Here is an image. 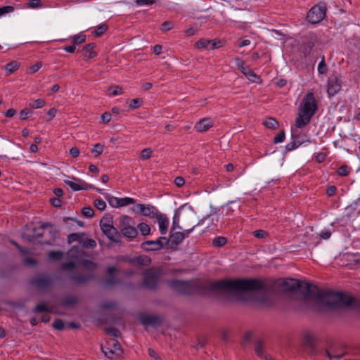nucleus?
Returning a JSON list of instances; mask_svg holds the SVG:
<instances>
[{"label":"nucleus","mask_w":360,"mask_h":360,"mask_svg":"<svg viewBox=\"0 0 360 360\" xmlns=\"http://www.w3.org/2000/svg\"><path fill=\"white\" fill-rule=\"evenodd\" d=\"M168 285L181 295L205 294L210 292H229L240 294L249 292H259L265 289V284L257 278L224 279L218 281H168Z\"/></svg>","instance_id":"f257e3e1"},{"label":"nucleus","mask_w":360,"mask_h":360,"mask_svg":"<svg viewBox=\"0 0 360 360\" xmlns=\"http://www.w3.org/2000/svg\"><path fill=\"white\" fill-rule=\"evenodd\" d=\"M300 287L302 295L307 300H313L318 304L328 308L336 309L349 306L353 298L342 292L333 291H322L316 285L309 283L299 281Z\"/></svg>","instance_id":"f03ea898"},{"label":"nucleus","mask_w":360,"mask_h":360,"mask_svg":"<svg viewBox=\"0 0 360 360\" xmlns=\"http://www.w3.org/2000/svg\"><path fill=\"white\" fill-rule=\"evenodd\" d=\"M48 229L49 238L42 242L43 244L50 245L56 239L58 231L53 228L51 223H41L39 227H34L32 229L33 234L27 233H22L21 236L23 239L29 242H32L35 238H42L45 233V230Z\"/></svg>","instance_id":"7ed1b4c3"},{"label":"nucleus","mask_w":360,"mask_h":360,"mask_svg":"<svg viewBox=\"0 0 360 360\" xmlns=\"http://www.w3.org/2000/svg\"><path fill=\"white\" fill-rule=\"evenodd\" d=\"M100 227L106 237L113 243L121 242V233L118 229L113 226L112 218L104 217L100 220Z\"/></svg>","instance_id":"20e7f679"},{"label":"nucleus","mask_w":360,"mask_h":360,"mask_svg":"<svg viewBox=\"0 0 360 360\" xmlns=\"http://www.w3.org/2000/svg\"><path fill=\"white\" fill-rule=\"evenodd\" d=\"M54 279L53 276L48 274H38L30 281V285L44 292L51 291Z\"/></svg>","instance_id":"39448f33"},{"label":"nucleus","mask_w":360,"mask_h":360,"mask_svg":"<svg viewBox=\"0 0 360 360\" xmlns=\"http://www.w3.org/2000/svg\"><path fill=\"white\" fill-rule=\"evenodd\" d=\"M327 4L324 1H319L310 8L307 15V20L311 24L321 22L326 17Z\"/></svg>","instance_id":"423d86ee"},{"label":"nucleus","mask_w":360,"mask_h":360,"mask_svg":"<svg viewBox=\"0 0 360 360\" xmlns=\"http://www.w3.org/2000/svg\"><path fill=\"white\" fill-rule=\"evenodd\" d=\"M162 276L160 269H148L143 274V285L149 289H155Z\"/></svg>","instance_id":"0eeeda50"},{"label":"nucleus","mask_w":360,"mask_h":360,"mask_svg":"<svg viewBox=\"0 0 360 360\" xmlns=\"http://www.w3.org/2000/svg\"><path fill=\"white\" fill-rule=\"evenodd\" d=\"M317 108V103L314 94L311 92L307 93L303 98L300 110L302 111L304 114L313 117L316 113Z\"/></svg>","instance_id":"6e6552de"},{"label":"nucleus","mask_w":360,"mask_h":360,"mask_svg":"<svg viewBox=\"0 0 360 360\" xmlns=\"http://www.w3.org/2000/svg\"><path fill=\"white\" fill-rule=\"evenodd\" d=\"M300 286L298 280L287 278L275 281L273 283L272 288L284 292H293L297 290Z\"/></svg>","instance_id":"1a4fd4ad"},{"label":"nucleus","mask_w":360,"mask_h":360,"mask_svg":"<svg viewBox=\"0 0 360 360\" xmlns=\"http://www.w3.org/2000/svg\"><path fill=\"white\" fill-rule=\"evenodd\" d=\"M134 212L140 215L153 219L159 214L158 210L154 206L145 204H136L132 207Z\"/></svg>","instance_id":"9d476101"},{"label":"nucleus","mask_w":360,"mask_h":360,"mask_svg":"<svg viewBox=\"0 0 360 360\" xmlns=\"http://www.w3.org/2000/svg\"><path fill=\"white\" fill-rule=\"evenodd\" d=\"M72 179L75 181H70V180H65L64 182L66 185L70 186L74 191H78L82 190H89V189H96V188L92 186L91 184H89L84 181L76 178L72 177ZM96 190L101 193V190L99 188H96Z\"/></svg>","instance_id":"9b49d317"},{"label":"nucleus","mask_w":360,"mask_h":360,"mask_svg":"<svg viewBox=\"0 0 360 360\" xmlns=\"http://www.w3.org/2000/svg\"><path fill=\"white\" fill-rule=\"evenodd\" d=\"M316 339L314 334L310 331H306L303 334V347L309 354H316Z\"/></svg>","instance_id":"f8f14e48"},{"label":"nucleus","mask_w":360,"mask_h":360,"mask_svg":"<svg viewBox=\"0 0 360 360\" xmlns=\"http://www.w3.org/2000/svg\"><path fill=\"white\" fill-rule=\"evenodd\" d=\"M139 318L142 325L150 326L153 327L160 326L162 321V319L160 316L155 315H146L144 314H139Z\"/></svg>","instance_id":"ddd939ff"},{"label":"nucleus","mask_w":360,"mask_h":360,"mask_svg":"<svg viewBox=\"0 0 360 360\" xmlns=\"http://www.w3.org/2000/svg\"><path fill=\"white\" fill-rule=\"evenodd\" d=\"M236 65L241 72L251 82H256L259 77L248 66L245 65V62L240 59L236 58Z\"/></svg>","instance_id":"4468645a"},{"label":"nucleus","mask_w":360,"mask_h":360,"mask_svg":"<svg viewBox=\"0 0 360 360\" xmlns=\"http://www.w3.org/2000/svg\"><path fill=\"white\" fill-rule=\"evenodd\" d=\"M214 125V122L209 117L203 118L199 120L194 126V129L198 132H205L208 131Z\"/></svg>","instance_id":"2eb2a0df"},{"label":"nucleus","mask_w":360,"mask_h":360,"mask_svg":"<svg viewBox=\"0 0 360 360\" xmlns=\"http://www.w3.org/2000/svg\"><path fill=\"white\" fill-rule=\"evenodd\" d=\"M95 278V274L92 273H87L86 274H82L79 273L74 274L70 276V278L72 281L77 284H84L87 283L89 281L92 280Z\"/></svg>","instance_id":"dca6fc26"},{"label":"nucleus","mask_w":360,"mask_h":360,"mask_svg":"<svg viewBox=\"0 0 360 360\" xmlns=\"http://www.w3.org/2000/svg\"><path fill=\"white\" fill-rule=\"evenodd\" d=\"M158 226H159V230L162 235H165L167 233L169 226V219L167 217V216L164 214L159 213L156 216Z\"/></svg>","instance_id":"f3484780"},{"label":"nucleus","mask_w":360,"mask_h":360,"mask_svg":"<svg viewBox=\"0 0 360 360\" xmlns=\"http://www.w3.org/2000/svg\"><path fill=\"white\" fill-rule=\"evenodd\" d=\"M341 89V85L338 82L336 77H330L328 79V94L329 96H333L336 94Z\"/></svg>","instance_id":"a211bd4d"},{"label":"nucleus","mask_w":360,"mask_h":360,"mask_svg":"<svg viewBox=\"0 0 360 360\" xmlns=\"http://www.w3.org/2000/svg\"><path fill=\"white\" fill-rule=\"evenodd\" d=\"M134 224V223L132 218L127 215H122L116 221V225L117 226V229H119L120 231L122 230V229L127 228Z\"/></svg>","instance_id":"6ab92c4d"},{"label":"nucleus","mask_w":360,"mask_h":360,"mask_svg":"<svg viewBox=\"0 0 360 360\" xmlns=\"http://www.w3.org/2000/svg\"><path fill=\"white\" fill-rule=\"evenodd\" d=\"M311 116L303 113L302 111L300 110L298 117L295 120V126L297 128H302L306 126L311 120Z\"/></svg>","instance_id":"aec40b11"},{"label":"nucleus","mask_w":360,"mask_h":360,"mask_svg":"<svg viewBox=\"0 0 360 360\" xmlns=\"http://www.w3.org/2000/svg\"><path fill=\"white\" fill-rule=\"evenodd\" d=\"M102 352L106 357L111 359H116L123 354V351H117L106 345L102 347Z\"/></svg>","instance_id":"412c9836"},{"label":"nucleus","mask_w":360,"mask_h":360,"mask_svg":"<svg viewBox=\"0 0 360 360\" xmlns=\"http://www.w3.org/2000/svg\"><path fill=\"white\" fill-rule=\"evenodd\" d=\"M95 46L94 43H89L83 47L82 52L85 59H91L96 56V53L94 51Z\"/></svg>","instance_id":"4be33fe9"},{"label":"nucleus","mask_w":360,"mask_h":360,"mask_svg":"<svg viewBox=\"0 0 360 360\" xmlns=\"http://www.w3.org/2000/svg\"><path fill=\"white\" fill-rule=\"evenodd\" d=\"M120 233L125 237L129 239H133L136 237L138 235L137 229L133 226V224L128 226L127 228H124L120 231Z\"/></svg>","instance_id":"5701e85b"},{"label":"nucleus","mask_w":360,"mask_h":360,"mask_svg":"<svg viewBox=\"0 0 360 360\" xmlns=\"http://www.w3.org/2000/svg\"><path fill=\"white\" fill-rule=\"evenodd\" d=\"M185 238V234L183 232L178 231L171 233L170 240L172 244L179 245Z\"/></svg>","instance_id":"b1692460"},{"label":"nucleus","mask_w":360,"mask_h":360,"mask_svg":"<svg viewBox=\"0 0 360 360\" xmlns=\"http://www.w3.org/2000/svg\"><path fill=\"white\" fill-rule=\"evenodd\" d=\"M81 265L88 271V273H92L94 274V271L97 267V264L89 259H83L81 262Z\"/></svg>","instance_id":"393cba45"},{"label":"nucleus","mask_w":360,"mask_h":360,"mask_svg":"<svg viewBox=\"0 0 360 360\" xmlns=\"http://www.w3.org/2000/svg\"><path fill=\"white\" fill-rule=\"evenodd\" d=\"M158 243L159 242H156L155 240H147L142 243L141 246L142 248L147 251H155L159 250V249H156L159 245Z\"/></svg>","instance_id":"a878e982"},{"label":"nucleus","mask_w":360,"mask_h":360,"mask_svg":"<svg viewBox=\"0 0 360 360\" xmlns=\"http://www.w3.org/2000/svg\"><path fill=\"white\" fill-rule=\"evenodd\" d=\"M80 244L86 248H95L96 247V242L94 239L86 238L85 233H83Z\"/></svg>","instance_id":"bb28decb"},{"label":"nucleus","mask_w":360,"mask_h":360,"mask_svg":"<svg viewBox=\"0 0 360 360\" xmlns=\"http://www.w3.org/2000/svg\"><path fill=\"white\" fill-rule=\"evenodd\" d=\"M20 63L16 60H13L5 65V70L7 72L6 75H10L18 70Z\"/></svg>","instance_id":"cd10ccee"},{"label":"nucleus","mask_w":360,"mask_h":360,"mask_svg":"<svg viewBox=\"0 0 360 360\" xmlns=\"http://www.w3.org/2000/svg\"><path fill=\"white\" fill-rule=\"evenodd\" d=\"M105 198L108 200L110 205L112 207H120V198L110 195L108 193L104 194Z\"/></svg>","instance_id":"c85d7f7f"},{"label":"nucleus","mask_w":360,"mask_h":360,"mask_svg":"<svg viewBox=\"0 0 360 360\" xmlns=\"http://www.w3.org/2000/svg\"><path fill=\"white\" fill-rule=\"evenodd\" d=\"M264 125L269 129H276L279 124L277 120L273 117H269L263 122Z\"/></svg>","instance_id":"c756f323"},{"label":"nucleus","mask_w":360,"mask_h":360,"mask_svg":"<svg viewBox=\"0 0 360 360\" xmlns=\"http://www.w3.org/2000/svg\"><path fill=\"white\" fill-rule=\"evenodd\" d=\"M84 233H70L68 236V243H72L73 242H78L80 244V242L82 239V236Z\"/></svg>","instance_id":"7c9ffc66"},{"label":"nucleus","mask_w":360,"mask_h":360,"mask_svg":"<svg viewBox=\"0 0 360 360\" xmlns=\"http://www.w3.org/2000/svg\"><path fill=\"white\" fill-rule=\"evenodd\" d=\"M210 42L211 41H210V39H200L196 41V43L195 44V48H197L198 49H210Z\"/></svg>","instance_id":"2f4dec72"},{"label":"nucleus","mask_w":360,"mask_h":360,"mask_svg":"<svg viewBox=\"0 0 360 360\" xmlns=\"http://www.w3.org/2000/svg\"><path fill=\"white\" fill-rule=\"evenodd\" d=\"M77 302L76 297L73 296H68L61 301V304L63 307H70L75 305Z\"/></svg>","instance_id":"473e14b6"},{"label":"nucleus","mask_w":360,"mask_h":360,"mask_svg":"<svg viewBox=\"0 0 360 360\" xmlns=\"http://www.w3.org/2000/svg\"><path fill=\"white\" fill-rule=\"evenodd\" d=\"M351 169V167H349L347 165H343L337 169L336 172L337 174L340 176H347L350 173Z\"/></svg>","instance_id":"72a5a7b5"},{"label":"nucleus","mask_w":360,"mask_h":360,"mask_svg":"<svg viewBox=\"0 0 360 360\" xmlns=\"http://www.w3.org/2000/svg\"><path fill=\"white\" fill-rule=\"evenodd\" d=\"M63 256V252L60 250L51 251L48 254V257L51 260L60 261Z\"/></svg>","instance_id":"f704fd0d"},{"label":"nucleus","mask_w":360,"mask_h":360,"mask_svg":"<svg viewBox=\"0 0 360 360\" xmlns=\"http://www.w3.org/2000/svg\"><path fill=\"white\" fill-rule=\"evenodd\" d=\"M227 243V239L223 236H218L213 239L212 244L214 247L220 248L225 245Z\"/></svg>","instance_id":"c9c22d12"},{"label":"nucleus","mask_w":360,"mask_h":360,"mask_svg":"<svg viewBox=\"0 0 360 360\" xmlns=\"http://www.w3.org/2000/svg\"><path fill=\"white\" fill-rule=\"evenodd\" d=\"M106 346L110 347L111 348L114 349L117 351H123L121 347L120 343L115 339L112 338L110 340L107 341Z\"/></svg>","instance_id":"e433bc0d"},{"label":"nucleus","mask_w":360,"mask_h":360,"mask_svg":"<svg viewBox=\"0 0 360 360\" xmlns=\"http://www.w3.org/2000/svg\"><path fill=\"white\" fill-rule=\"evenodd\" d=\"M304 141H301L300 140H297V141H292L290 143H288L286 146H285V150L287 151H292L294 149L297 148V147H299L300 146H301L302 143H304Z\"/></svg>","instance_id":"4c0bfd02"},{"label":"nucleus","mask_w":360,"mask_h":360,"mask_svg":"<svg viewBox=\"0 0 360 360\" xmlns=\"http://www.w3.org/2000/svg\"><path fill=\"white\" fill-rule=\"evenodd\" d=\"M34 313H42V312H51L49 308L46 305L45 303L41 302L38 304L34 309Z\"/></svg>","instance_id":"58836bf2"},{"label":"nucleus","mask_w":360,"mask_h":360,"mask_svg":"<svg viewBox=\"0 0 360 360\" xmlns=\"http://www.w3.org/2000/svg\"><path fill=\"white\" fill-rule=\"evenodd\" d=\"M45 105L43 99H37L29 103V106L32 109H38L42 108Z\"/></svg>","instance_id":"ea45409f"},{"label":"nucleus","mask_w":360,"mask_h":360,"mask_svg":"<svg viewBox=\"0 0 360 360\" xmlns=\"http://www.w3.org/2000/svg\"><path fill=\"white\" fill-rule=\"evenodd\" d=\"M138 229L140 230L141 234L143 236L149 235L150 233V228L147 224L139 223L138 224Z\"/></svg>","instance_id":"a19ab883"},{"label":"nucleus","mask_w":360,"mask_h":360,"mask_svg":"<svg viewBox=\"0 0 360 360\" xmlns=\"http://www.w3.org/2000/svg\"><path fill=\"white\" fill-rule=\"evenodd\" d=\"M86 37L85 34H79L73 37L72 42L76 46L84 43L86 41Z\"/></svg>","instance_id":"79ce46f5"},{"label":"nucleus","mask_w":360,"mask_h":360,"mask_svg":"<svg viewBox=\"0 0 360 360\" xmlns=\"http://www.w3.org/2000/svg\"><path fill=\"white\" fill-rule=\"evenodd\" d=\"M153 153V150L150 148H144L141 150L140 154V158L143 160L149 159Z\"/></svg>","instance_id":"37998d69"},{"label":"nucleus","mask_w":360,"mask_h":360,"mask_svg":"<svg viewBox=\"0 0 360 360\" xmlns=\"http://www.w3.org/2000/svg\"><path fill=\"white\" fill-rule=\"evenodd\" d=\"M136 262L142 266H148L150 264V258L147 256H139L136 258Z\"/></svg>","instance_id":"c03bdc74"},{"label":"nucleus","mask_w":360,"mask_h":360,"mask_svg":"<svg viewBox=\"0 0 360 360\" xmlns=\"http://www.w3.org/2000/svg\"><path fill=\"white\" fill-rule=\"evenodd\" d=\"M105 330L107 334L110 335L115 338H117L121 335L120 330L116 328H105Z\"/></svg>","instance_id":"a18cd8bd"},{"label":"nucleus","mask_w":360,"mask_h":360,"mask_svg":"<svg viewBox=\"0 0 360 360\" xmlns=\"http://www.w3.org/2000/svg\"><path fill=\"white\" fill-rule=\"evenodd\" d=\"M174 25L172 21H165L161 24L160 30L163 32L169 31L174 27Z\"/></svg>","instance_id":"49530a36"},{"label":"nucleus","mask_w":360,"mask_h":360,"mask_svg":"<svg viewBox=\"0 0 360 360\" xmlns=\"http://www.w3.org/2000/svg\"><path fill=\"white\" fill-rule=\"evenodd\" d=\"M42 6L41 0H29L27 7L30 8H38Z\"/></svg>","instance_id":"de8ad7c7"},{"label":"nucleus","mask_w":360,"mask_h":360,"mask_svg":"<svg viewBox=\"0 0 360 360\" xmlns=\"http://www.w3.org/2000/svg\"><path fill=\"white\" fill-rule=\"evenodd\" d=\"M135 202V200L131 198L126 197L123 198H120V207L126 206L130 204H134Z\"/></svg>","instance_id":"09e8293b"},{"label":"nucleus","mask_w":360,"mask_h":360,"mask_svg":"<svg viewBox=\"0 0 360 360\" xmlns=\"http://www.w3.org/2000/svg\"><path fill=\"white\" fill-rule=\"evenodd\" d=\"M82 213L88 218H91L94 215V211L91 207H84L82 208Z\"/></svg>","instance_id":"8fccbe9b"},{"label":"nucleus","mask_w":360,"mask_h":360,"mask_svg":"<svg viewBox=\"0 0 360 360\" xmlns=\"http://www.w3.org/2000/svg\"><path fill=\"white\" fill-rule=\"evenodd\" d=\"M107 30L108 26L105 24H103L96 27L94 34L96 37H101Z\"/></svg>","instance_id":"3c124183"},{"label":"nucleus","mask_w":360,"mask_h":360,"mask_svg":"<svg viewBox=\"0 0 360 360\" xmlns=\"http://www.w3.org/2000/svg\"><path fill=\"white\" fill-rule=\"evenodd\" d=\"M252 235L257 238H264L268 236V233L264 230L259 229L253 231Z\"/></svg>","instance_id":"603ef678"},{"label":"nucleus","mask_w":360,"mask_h":360,"mask_svg":"<svg viewBox=\"0 0 360 360\" xmlns=\"http://www.w3.org/2000/svg\"><path fill=\"white\" fill-rule=\"evenodd\" d=\"M94 206L99 210H104L106 207V204L102 199H96L94 200Z\"/></svg>","instance_id":"864d4df0"},{"label":"nucleus","mask_w":360,"mask_h":360,"mask_svg":"<svg viewBox=\"0 0 360 360\" xmlns=\"http://www.w3.org/2000/svg\"><path fill=\"white\" fill-rule=\"evenodd\" d=\"M142 103H143V101L141 99L134 98L131 101L129 107L132 109H136V108H139L141 105Z\"/></svg>","instance_id":"5fc2aeb1"},{"label":"nucleus","mask_w":360,"mask_h":360,"mask_svg":"<svg viewBox=\"0 0 360 360\" xmlns=\"http://www.w3.org/2000/svg\"><path fill=\"white\" fill-rule=\"evenodd\" d=\"M103 151V146L101 143H96L91 150L92 153H96V156L100 155Z\"/></svg>","instance_id":"6e6d98bb"},{"label":"nucleus","mask_w":360,"mask_h":360,"mask_svg":"<svg viewBox=\"0 0 360 360\" xmlns=\"http://www.w3.org/2000/svg\"><path fill=\"white\" fill-rule=\"evenodd\" d=\"M318 71L319 74H325L327 72V65L325 63L324 58L321 60V61L319 63L318 65Z\"/></svg>","instance_id":"4d7b16f0"},{"label":"nucleus","mask_w":360,"mask_h":360,"mask_svg":"<svg viewBox=\"0 0 360 360\" xmlns=\"http://www.w3.org/2000/svg\"><path fill=\"white\" fill-rule=\"evenodd\" d=\"M135 3L137 6H151L156 3V0H136Z\"/></svg>","instance_id":"13d9d810"},{"label":"nucleus","mask_w":360,"mask_h":360,"mask_svg":"<svg viewBox=\"0 0 360 360\" xmlns=\"http://www.w3.org/2000/svg\"><path fill=\"white\" fill-rule=\"evenodd\" d=\"M53 327L55 329H57V330H62L64 329L65 325H64L63 321L61 319H56L53 321Z\"/></svg>","instance_id":"bf43d9fd"},{"label":"nucleus","mask_w":360,"mask_h":360,"mask_svg":"<svg viewBox=\"0 0 360 360\" xmlns=\"http://www.w3.org/2000/svg\"><path fill=\"white\" fill-rule=\"evenodd\" d=\"M255 353L258 356H262L264 351H263V346L261 341L258 340L256 342L255 344Z\"/></svg>","instance_id":"052dcab7"},{"label":"nucleus","mask_w":360,"mask_h":360,"mask_svg":"<svg viewBox=\"0 0 360 360\" xmlns=\"http://www.w3.org/2000/svg\"><path fill=\"white\" fill-rule=\"evenodd\" d=\"M76 265L73 262H64L61 264V269L63 270H72L75 268Z\"/></svg>","instance_id":"680f3d73"},{"label":"nucleus","mask_w":360,"mask_h":360,"mask_svg":"<svg viewBox=\"0 0 360 360\" xmlns=\"http://www.w3.org/2000/svg\"><path fill=\"white\" fill-rule=\"evenodd\" d=\"M285 131L282 130L278 134H277L274 139V143H281L285 140Z\"/></svg>","instance_id":"e2e57ef3"},{"label":"nucleus","mask_w":360,"mask_h":360,"mask_svg":"<svg viewBox=\"0 0 360 360\" xmlns=\"http://www.w3.org/2000/svg\"><path fill=\"white\" fill-rule=\"evenodd\" d=\"M210 50L217 49L221 46V42L220 40L214 39L210 40Z\"/></svg>","instance_id":"0e129e2a"},{"label":"nucleus","mask_w":360,"mask_h":360,"mask_svg":"<svg viewBox=\"0 0 360 360\" xmlns=\"http://www.w3.org/2000/svg\"><path fill=\"white\" fill-rule=\"evenodd\" d=\"M326 355L328 356V357L330 359H331V360L332 359H340L344 355L342 353H335V354H333L331 352H330L328 350L326 351Z\"/></svg>","instance_id":"69168bd1"},{"label":"nucleus","mask_w":360,"mask_h":360,"mask_svg":"<svg viewBox=\"0 0 360 360\" xmlns=\"http://www.w3.org/2000/svg\"><path fill=\"white\" fill-rule=\"evenodd\" d=\"M156 242H159V245L156 248V249L161 250L164 248L165 245L168 243V239L165 237H160L156 240Z\"/></svg>","instance_id":"338daca9"},{"label":"nucleus","mask_w":360,"mask_h":360,"mask_svg":"<svg viewBox=\"0 0 360 360\" xmlns=\"http://www.w3.org/2000/svg\"><path fill=\"white\" fill-rule=\"evenodd\" d=\"M14 11V7L12 6H6L0 8V16L4 15L6 13H8L13 12Z\"/></svg>","instance_id":"774afa93"}]
</instances>
